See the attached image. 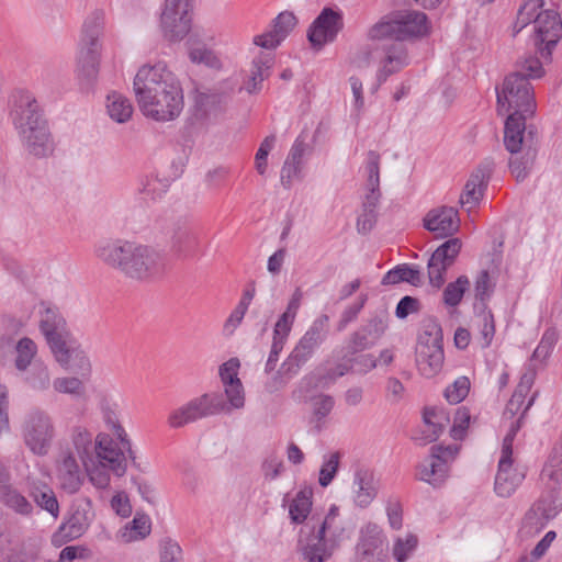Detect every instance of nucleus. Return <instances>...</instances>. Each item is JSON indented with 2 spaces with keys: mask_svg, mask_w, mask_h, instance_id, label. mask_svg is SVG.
<instances>
[{
  "mask_svg": "<svg viewBox=\"0 0 562 562\" xmlns=\"http://www.w3.org/2000/svg\"><path fill=\"white\" fill-rule=\"evenodd\" d=\"M544 75L540 59L528 55L519 58L515 64V70L508 75L497 94V111L499 114H508L504 127V144L508 148H517L520 144L518 135L526 132V120L536 112V100L531 79H539Z\"/></svg>",
  "mask_w": 562,
  "mask_h": 562,
  "instance_id": "1",
  "label": "nucleus"
},
{
  "mask_svg": "<svg viewBox=\"0 0 562 562\" xmlns=\"http://www.w3.org/2000/svg\"><path fill=\"white\" fill-rule=\"evenodd\" d=\"M99 260L137 281H153L167 270L166 256L155 248L128 240H105L94 248Z\"/></svg>",
  "mask_w": 562,
  "mask_h": 562,
  "instance_id": "2",
  "label": "nucleus"
},
{
  "mask_svg": "<svg viewBox=\"0 0 562 562\" xmlns=\"http://www.w3.org/2000/svg\"><path fill=\"white\" fill-rule=\"evenodd\" d=\"M10 115L23 147L30 155L42 158L53 153L54 143L47 121L30 91H14L11 97Z\"/></svg>",
  "mask_w": 562,
  "mask_h": 562,
  "instance_id": "3",
  "label": "nucleus"
},
{
  "mask_svg": "<svg viewBox=\"0 0 562 562\" xmlns=\"http://www.w3.org/2000/svg\"><path fill=\"white\" fill-rule=\"evenodd\" d=\"M430 24L427 15L417 10L403 9L382 16L367 33L371 41L393 40L392 44L415 41L428 35Z\"/></svg>",
  "mask_w": 562,
  "mask_h": 562,
  "instance_id": "4",
  "label": "nucleus"
},
{
  "mask_svg": "<svg viewBox=\"0 0 562 562\" xmlns=\"http://www.w3.org/2000/svg\"><path fill=\"white\" fill-rule=\"evenodd\" d=\"M104 12L92 11L85 20L78 44L77 75L78 78L90 86L99 72L101 42L103 34Z\"/></svg>",
  "mask_w": 562,
  "mask_h": 562,
  "instance_id": "5",
  "label": "nucleus"
},
{
  "mask_svg": "<svg viewBox=\"0 0 562 562\" xmlns=\"http://www.w3.org/2000/svg\"><path fill=\"white\" fill-rule=\"evenodd\" d=\"M537 392L528 400L519 418L512 424L508 432L503 439L498 469L495 476L494 490L501 497H509L526 477V471L522 467H515L513 459V442L521 427V420L526 413L533 405Z\"/></svg>",
  "mask_w": 562,
  "mask_h": 562,
  "instance_id": "6",
  "label": "nucleus"
},
{
  "mask_svg": "<svg viewBox=\"0 0 562 562\" xmlns=\"http://www.w3.org/2000/svg\"><path fill=\"white\" fill-rule=\"evenodd\" d=\"M160 88L172 101L176 100L177 78L167 66L164 63L142 66L134 78L133 89L143 114L153 113L155 92Z\"/></svg>",
  "mask_w": 562,
  "mask_h": 562,
  "instance_id": "7",
  "label": "nucleus"
},
{
  "mask_svg": "<svg viewBox=\"0 0 562 562\" xmlns=\"http://www.w3.org/2000/svg\"><path fill=\"white\" fill-rule=\"evenodd\" d=\"M20 430L26 448L40 457L48 453L56 437L53 416L40 407H32L24 414Z\"/></svg>",
  "mask_w": 562,
  "mask_h": 562,
  "instance_id": "8",
  "label": "nucleus"
},
{
  "mask_svg": "<svg viewBox=\"0 0 562 562\" xmlns=\"http://www.w3.org/2000/svg\"><path fill=\"white\" fill-rule=\"evenodd\" d=\"M328 323L329 316L327 314H321L312 322L311 326L281 364L280 371L283 374L289 378L296 375L301 368L312 359L316 350L327 338Z\"/></svg>",
  "mask_w": 562,
  "mask_h": 562,
  "instance_id": "9",
  "label": "nucleus"
},
{
  "mask_svg": "<svg viewBox=\"0 0 562 562\" xmlns=\"http://www.w3.org/2000/svg\"><path fill=\"white\" fill-rule=\"evenodd\" d=\"M38 328L44 336L56 361H65L66 342L69 341L67 322L59 308L47 302H41L38 308Z\"/></svg>",
  "mask_w": 562,
  "mask_h": 562,
  "instance_id": "10",
  "label": "nucleus"
},
{
  "mask_svg": "<svg viewBox=\"0 0 562 562\" xmlns=\"http://www.w3.org/2000/svg\"><path fill=\"white\" fill-rule=\"evenodd\" d=\"M227 409L221 394H203L195 397L170 413L168 424L172 428H180L201 418L216 415Z\"/></svg>",
  "mask_w": 562,
  "mask_h": 562,
  "instance_id": "11",
  "label": "nucleus"
},
{
  "mask_svg": "<svg viewBox=\"0 0 562 562\" xmlns=\"http://www.w3.org/2000/svg\"><path fill=\"white\" fill-rule=\"evenodd\" d=\"M227 409L221 394H203L195 397L170 413L168 424L172 428H180L201 418L216 415Z\"/></svg>",
  "mask_w": 562,
  "mask_h": 562,
  "instance_id": "12",
  "label": "nucleus"
},
{
  "mask_svg": "<svg viewBox=\"0 0 562 562\" xmlns=\"http://www.w3.org/2000/svg\"><path fill=\"white\" fill-rule=\"evenodd\" d=\"M562 510V495L543 493L525 514L519 533L528 539L544 529L548 522Z\"/></svg>",
  "mask_w": 562,
  "mask_h": 562,
  "instance_id": "13",
  "label": "nucleus"
},
{
  "mask_svg": "<svg viewBox=\"0 0 562 562\" xmlns=\"http://www.w3.org/2000/svg\"><path fill=\"white\" fill-rule=\"evenodd\" d=\"M191 0H166L161 27L169 41H181L191 29Z\"/></svg>",
  "mask_w": 562,
  "mask_h": 562,
  "instance_id": "14",
  "label": "nucleus"
},
{
  "mask_svg": "<svg viewBox=\"0 0 562 562\" xmlns=\"http://www.w3.org/2000/svg\"><path fill=\"white\" fill-rule=\"evenodd\" d=\"M458 451L457 445L432 446L430 456L418 467V479L432 486H439L448 475V462L454 459Z\"/></svg>",
  "mask_w": 562,
  "mask_h": 562,
  "instance_id": "15",
  "label": "nucleus"
},
{
  "mask_svg": "<svg viewBox=\"0 0 562 562\" xmlns=\"http://www.w3.org/2000/svg\"><path fill=\"white\" fill-rule=\"evenodd\" d=\"M562 36V21L554 10L541 11L535 19V46L543 58H550L552 49Z\"/></svg>",
  "mask_w": 562,
  "mask_h": 562,
  "instance_id": "16",
  "label": "nucleus"
},
{
  "mask_svg": "<svg viewBox=\"0 0 562 562\" xmlns=\"http://www.w3.org/2000/svg\"><path fill=\"white\" fill-rule=\"evenodd\" d=\"M344 27L340 12L324 8L307 30V40L314 49L323 48L336 40Z\"/></svg>",
  "mask_w": 562,
  "mask_h": 562,
  "instance_id": "17",
  "label": "nucleus"
},
{
  "mask_svg": "<svg viewBox=\"0 0 562 562\" xmlns=\"http://www.w3.org/2000/svg\"><path fill=\"white\" fill-rule=\"evenodd\" d=\"M166 235L169 240L170 250L179 258H192L198 252L199 238L187 217H179L172 221L167 228Z\"/></svg>",
  "mask_w": 562,
  "mask_h": 562,
  "instance_id": "18",
  "label": "nucleus"
},
{
  "mask_svg": "<svg viewBox=\"0 0 562 562\" xmlns=\"http://www.w3.org/2000/svg\"><path fill=\"white\" fill-rule=\"evenodd\" d=\"M461 246L459 238H449L430 256L427 263V273L429 283L434 288L439 289L443 285L446 271L454 263Z\"/></svg>",
  "mask_w": 562,
  "mask_h": 562,
  "instance_id": "19",
  "label": "nucleus"
},
{
  "mask_svg": "<svg viewBox=\"0 0 562 562\" xmlns=\"http://www.w3.org/2000/svg\"><path fill=\"white\" fill-rule=\"evenodd\" d=\"M517 138L521 140L517 148L510 149L506 145L505 147L512 154L508 162L512 175L517 181H524L528 177L537 157L535 133L532 130H529L528 136H525V132H520Z\"/></svg>",
  "mask_w": 562,
  "mask_h": 562,
  "instance_id": "20",
  "label": "nucleus"
},
{
  "mask_svg": "<svg viewBox=\"0 0 562 562\" xmlns=\"http://www.w3.org/2000/svg\"><path fill=\"white\" fill-rule=\"evenodd\" d=\"M387 328V314L381 312L370 317L349 339L348 351L357 353L373 347Z\"/></svg>",
  "mask_w": 562,
  "mask_h": 562,
  "instance_id": "21",
  "label": "nucleus"
},
{
  "mask_svg": "<svg viewBox=\"0 0 562 562\" xmlns=\"http://www.w3.org/2000/svg\"><path fill=\"white\" fill-rule=\"evenodd\" d=\"M495 161L492 157L482 160L477 168L472 172L464 186L463 193L460 196L462 206H468V211L479 204L483 198L484 190L495 169Z\"/></svg>",
  "mask_w": 562,
  "mask_h": 562,
  "instance_id": "22",
  "label": "nucleus"
},
{
  "mask_svg": "<svg viewBox=\"0 0 562 562\" xmlns=\"http://www.w3.org/2000/svg\"><path fill=\"white\" fill-rule=\"evenodd\" d=\"M94 452L98 463L108 467L116 476L125 474L128 456H125L126 450L123 446L119 448L112 437L105 434L98 435Z\"/></svg>",
  "mask_w": 562,
  "mask_h": 562,
  "instance_id": "23",
  "label": "nucleus"
},
{
  "mask_svg": "<svg viewBox=\"0 0 562 562\" xmlns=\"http://www.w3.org/2000/svg\"><path fill=\"white\" fill-rule=\"evenodd\" d=\"M93 514L90 504L74 506L66 520L53 536L54 542H68L81 537L89 528Z\"/></svg>",
  "mask_w": 562,
  "mask_h": 562,
  "instance_id": "24",
  "label": "nucleus"
},
{
  "mask_svg": "<svg viewBox=\"0 0 562 562\" xmlns=\"http://www.w3.org/2000/svg\"><path fill=\"white\" fill-rule=\"evenodd\" d=\"M380 482L374 472L367 467H357L353 472L351 494L355 506L369 507L379 493Z\"/></svg>",
  "mask_w": 562,
  "mask_h": 562,
  "instance_id": "25",
  "label": "nucleus"
},
{
  "mask_svg": "<svg viewBox=\"0 0 562 562\" xmlns=\"http://www.w3.org/2000/svg\"><path fill=\"white\" fill-rule=\"evenodd\" d=\"M383 52L384 57L380 60L376 71V82L371 88L372 93H375L390 76L409 65L407 48L402 44H386L383 46Z\"/></svg>",
  "mask_w": 562,
  "mask_h": 562,
  "instance_id": "26",
  "label": "nucleus"
},
{
  "mask_svg": "<svg viewBox=\"0 0 562 562\" xmlns=\"http://www.w3.org/2000/svg\"><path fill=\"white\" fill-rule=\"evenodd\" d=\"M302 296L303 294L301 290L296 289L292 294L285 311L279 316L274 325L270 349V352L273 355H280L288 341L297 311L301 306Z\"/></svg>",
  "mask_w": 562,
  "mask_h": 562,
  "instance_id": "27",
  "label": "nucleus"
},
{
  "mask_svg": "<svg viewBox=\"0 0 562 562\" xmlns=\"http://www.w3.org/2000/svg\"><path fill=\"white\" fill-rule=\"evenodd\" d=\"M459 226L458 211L451 206L432 209L424 218V227L440 238L452 236Z\"/></svg>",
  "mask_w": 562,
  "mask_h": 562,
  "instance_id": "28",
  "label": "nucleus"
},
{
  "mask_svg": "<svg viewBox=\"0 0 562 562\" xmlns=\"http://www.w3.org/2000/svg\"><path fill=\"white\" fill-rule=\"evenodd\" d=\"M297 23L289 11L281 12L274 20L272 30L254 37V44L267 49L276 48L290 34Z\"/></svg>",
  "mask_w": 562,
  "mask_h": 562,
  "instance_id": "29",
  "label": "nucleus"
},
{
  "mask_svg": "<svg viewBox=\"0 0 562 562\" xmlns=\"http://www.w3.org/2000/svg\"><path fill=\"white\" fill-rule=\"evenodd\" d=\"M164 89H159L155 92V99L153 102V113L144 114L147 117H151L156 121H170L179 116L183 109V93L180 86V82L177 80V93L175 94V100L172 101L170 95L167 92L162 91Z\"/></svg>",
  "mask_w": 562,
  "mask_h": 562,
  "instance_id": "30",
  "label": "nucleus"
},
{
  "mask_svg": "<svg viewBox=\"0 0 562 562\" xmlns=\"http://www.w3.org/2000/svg\"><path fill=\"white\" fill-rule=\"evenodd\" d=\"M226 109V99L220 93L198 92L194 98L193 116L201 122L216 120Z\"/></svg>",
  "mask_w": 562,
  "mask_h": 562,
  "instance_id": "31",
  "label": "nucleus"
},
{
  "mask_svg": "<svg viewBox=\"0 0 562 562\" xmlns=\"http://www.w3.org/2000/svg\"><path fill=\"white\" fill-rule=\"evenodd\" d=\"M274 58L271 53H260L250 65L249 74L244 83L248 93H257L262 89V82L271 75Z\"/></svg>",
  "mask_w": 562,
  "mask_h": 562,
  "instance_id": "32",
  "label": "nucleus"
},
{
  "mask_svg": "<svg viewBox=\"0 0 562 562\" xmlns=\"http://www.w3.org/2000/svg\"><path fill=\"white\" fill-rule=\"evenodd\" d=\"M541 480L546 485L543 493L561 495L559 486L562 481V446L552 449L541 471Z\"/></svg>",
  "mask_w": 562,
  "mask_h": 562,
  "instance_id": "33",
  "label": "nucleus"
},
{
  "mask_svg": "<svg viewBox=\"0 0 562 562\" xmlns=\"http://www.w3.org/2000/svg\"><path fill=\"white\" fill-rule=\"evenodd\" d=\"M58 479L65 492L75 494L79 491L83 482V476L74 456L66 454L63 458L58 467Z\"/></svg>",
  "mask_w": 562,
  "mask_h": 562,
  "instance_id": "34",
  "label": "nucleus"
},
{
  "mask_svg": "<svg viewBox=\"0 0 562 562\" xmlns=\"http://www.w3.org/2000/svg\"><path fill=\"white\" fill-rule=\"evenodd\" d=\"M10 471L8 479L0 482V501L14 513L22 516H30L33 513V505L21 494L12 484H10Z\"/></svg>",
  "mask_w": 562,
  "mask_h": 562,
  "instance_id": "35",
  "label": "nucleus"
},
{
  "mask_svg": "<svg viewBox=\"0 0 562 562\" xmlns=\"http://www.w3.org/2000/svg\"><path fill=\"white\" fill-rule=\"evenodd\" d=\"M300 551L304 562H325L333 554V548L328 546L326 533H319V530L307 538Z\"/></svg>",
  "mask_w": 562,
  "mask_h": 562,
  "instance_id": "36",
  "label": "nucleus"
},
{
  "mask_svg": "<svg viewBox=\"0 0 562 562\" xmlns=\"http://www.w3.org/2000/svg\"><path fill=\"white\" fill-rule=\"evenodd\" d=\"M443 359V347H417L416 362L426 378H431L441 370Z\"/></svg>",
  "mask_w": 562,
  "mask_h": 562,
  "instance_id": "37",
  "label": "nucleus"
},
{
  "mask_svg": "<svg viewBox=\"0 0 562 562\" xmlns=\"http://www.w3.org/2000/svg\"><path fill=\"white\" fill-rule=\"evenodd\" d=\"M536 374V369L530 366L527 372L521 375L515 392L506 405L504 412L505 416L513 418L520 412L522 405L525 404L526 396L529 394L535 383Z\"/></svg>",
  "mask_w": 562,
  "mask_h": 562,
  "instance_id": "38",
  "label": "nucleus"
},
{
  "mask_svg": "<svg viewBox=\"0 0 562 562\" xmlns=\"http://www.w3.org/2000/svg\"><path fill=\"white\" fill-rule=\"evenodd\" d=\"M29 494L38 507L49 513L54 518L59 515V504L54 491L44 482H30Z\"/></svg>",
  "mask_w": 562,
  "mask_h": 562,
  "instance_id": "39",
  "label": "nucleus"
},
{
  "mask_svg": "<svg viewBox=\"0 0 562 562\" xmlns=\"http://www.w3.org/2000/svg\"><path fill=\"white\" fill-rule=\"evenodd\" d=\"M24 373L23 381L34 392L43 393L53 385L52 375L48 367L41 360L34 363Z\"/></svg>",
  "mask_w": 562,
  "mask_h": 562,
  "instance_id": "40",
  "label": "nucleus"
},
{
  "mask_svg": "<svg viewBox=\"0 0 562 562\" xmlns=\"http://www.w3.org/2000/svg\"><path fill=\"white\" fill-rule=\"evenodd\" d=\"M382 546L381 532L375 525H368L361 530L360 539L357 543V554L361 561L374 557Z\"/></svg>",
  "mask_w": 562,
  "mask_h": 562,
  "instance_id": "41",
  "label": "nucleus"
},
{
  "mask_svg": "<svg viewBox=\"0 0 562 562\" xmlns=\"http://www.w3.org/2000/svg\"><path fill=\"white\" fill-rule=\"evenodd\" d=\"M312 487L301 488L289 506V514L292 522L302 524L307 518L312 509Z\"/></svg>",
  "mask_w": 562,
  "mask_h": 562,
  "instance_id": "42",
  "label": "nucleus"
},
{
  "mask_svg": "<svg viewBox=\"0 0 562 562\" xmlns=\"http://www.w3.org/2000/svg\"><path fill=\"white\" fill-rule=\"evenodd\" d=\"M400 282H407L415 286L419 285L422 283L420 271L406 263L398 265L383 276L381 283L383 285H390L397 284Z\"/></svg>",
  "mask_w": 562,
  "mask_h": 562,
  "instance_id": "43",
  "label": "nucleus"
},
{
  "mask_svg": "<svg viewBox=\"0 0 562 562\" xmlns=\"http://www.w3.org/2000/svg\"><path fill=\"white\" fill-rule=\"evenodd\" d=\"M14 367L15 369L21 371H26L35 360L37 355V345L35 341L29 337H23L16 341L14 345Z\"/></svg>",
  "mask_w": 562,
  "mask_h": 562,
  "instance_id": "44",
  "label": "nucleus"
},
{
  "mask_svg": "<svg viewBox=\"0 0 562 562\" xmlns=\"http://www.w3.org/2000/svg\"><path fill=\"white\" fill-rule=\"evenodd\" d=\"M106 110L110 117L117 123H125L133 114V106L127 98L112 92L106 98Z\"/></svg>",
  "mask_w": 562,
  "mask_h": 562,
  "instance_id": "45",
  "label": "nucleus"
},
{
  "mask_svg": "<svg viewBox=\"0 0 562 562\" xmlns=\"http://www.w3.org/2000/svg\"><path fill=\"white\" fill-rule=\"evenodd\" d=\"M65 361H57L63 368L71 370L81 375H87L91 371V362L87 353L79 348H70L66 342Z\"/></svg>",
  "mask_w": 562,
  "mask_h": 562,
  "instance_id": "46",
  "label": "nucleus"
},
{
  "mask_svg": "<svg viewBox=\"0 0 562 562\" xmlns=\"http://www.w3.org/2000/svg\"><path fill=\"white\" fill-rule=\"evenodd\" d=\"M442 339V329L437 319L434 317L425 318L418 335L417 347H443Z\"/></svg>",
  "mask_w": 562,
  "mask_h": 562,
  "instance_id": "47",
  "label": "nucleus"
},
{
  "mask_svg": "<svg viewBox=\"0 0 562 562\" xmlns=\"http://www.w3.org/2000/svg\"><path fill=\"white\" fill-rule=\"evenodd\" d=\"M559 340V331L555 327H549L542 334L540 342L531 355L530 361H546L552 353Z\"/></svg>",
  "mask_w": 562,
  "mask_h": 562,
  "instance_id": "48",
  "label": "nucleus"
},
{
  "mask_svg": "<svg viewBox=\"0 0 562 562\" xmlns=\"http://www.w3.org/2000/svg\"><path fill=\"white\" fill-rule=\"evenodd\" d=\"M342 454L340 451H334L323 457V463L319 469L318 484L327 487L335 479Z\"/></svg>",
  "mask_w": 562,
  "mask_h": 562,
  "instance_id": "49",
  "label": "nucleus"
},
{
  "mask_svg": "<svg viewBox=\"0 0 562 562\" xmlns=\"http://www.w3.org/2000/svg\"><path fill=\"white\" fill-rule=\"evenodd\" d=\"M83 465L86 468L89 481L93 486L104 490L110 485L109 468L95 462L92 458L88 460L83 458Z\"/></svg>",
  "mask_w": 562,
  "mask_h": 562,
  "instance_id": "50",
  "label": "nucleus"
},
{
  "mask_svg": "<svg viewBox=\"0 0 562 562\" xmlns=\"http://www.w3.org/2000/svg\"><path fill=\"white\" fill-rule=\"evenodd\" d=\"M127 532L123 533L126 541H135L146 538L150 533V519L145 514H136L133 520L125 527Z\"/></svg>",
  "mask_w": 562,
  "mask_h": 562,
  "instance_id": "51",
  "label": "nucleus"
},
{
  "mask_svg": "<svg viewBox=\"0 0 562 562\" xmlns=\"http://www.w3.org/2000/svg\"><path fill=\"white\" fill-rule=\"evenodd\" d=\"M470 285L468 277L460 276L454 282H450L443 290V302L448 306H457Z\"/></svg>",
  "mask_w": 562,
  "mask_h": 562,
  "instance_id": "52",
  "label": "nucleus"
},
{
  "mask_svg": "<svg viewBox=\"0 0 562 562\" xmlns=\"http://www.w3.org/2000/svg\"><path fill=\"white\" fill-rule=\"evenodd\" d=\"M477 326L481 335V346L483 348L490 347L495 335V321L492 311L483 310L477 315Z\"/></svg>",
  "mask_w": 562,
  "mask_h": 562,
  "instance_id": "53",
  "label": "nucleus"
},
{
  "mask_svg": "<svg viewBox=\"0 0 562 562\" xmlns=\"http://www.w3.org/2000/svg\"><path fill=\"white\" fill-rule=\"evenodd\" d=\"M418 544V538L408 533L404 538L398 537L393 544V557L397 562H405L415 551Z\"/></svg>",
  "mask_w": 562,
  "mask_h": 562,
  "instance_id": "54",
  "label": "nucleus"
},
{
  "mask_svg": "<svg viewBox=\"0 0 562 562\" xmlns=\"http://www.w3.org/2000/svg\"><path fill=\"white\" fill-rule=\"evenodd\" d=\"M53 387L61 394H70L77 397L85 396L86 389L81 380L74 376L57 378L53 381Z\"/></svg>",
  "mask_w": 562,
  "mask_h": 562,
  "instance_id": "55",
  "label": "nucleus"
},
{
  "mask_svg": "<svg viewBox=\"0 0 562 562\" xmlns=\"http://www.w3.org/2000/svg\"><path fill=\"white\" fill-rule=\"evenodd\" d=\"M74 445L81 456V459L87 460L91 458V453L94 451L95 441H92V435L81 427H76L72 434Z\"/></svg>",
  "mask_w": 562,
  "mask_h": 562,
  "instance_id": "56",
  "label": "nucleus"
},
{
  "mask_svg": "<svg viewBox=\"0 0 562 562\" xmlns=\"http://www.w3.org/2000/svg\"><path fill=\"white\" fill-rule=\"evenodd\" d=\"M225 386V394L228 400V402L225 404L227 405V409L223 411L224 413H231L232 409H239L244 407L245 405V395H244V389L243 384L239 379L235 380V383H227L224 384Z\"/></svg>",
  "mask_w": 562,
  "mask_h": 562,
  "instance_id": "57",
  "label": "nucleus"
},
{
  "mask_svg": "<svg viewBox=\"0 0 562 562\" xmlns=\"http://www.w3.org/2000/svg\"><path fill=\"white\" fill-rule=\"evenodd\" d=\"M335 405L334 397L328 394H319L312 398L313 417L321 428V423L330 414Z\"/></svg>",
  "mask_w": 562,
  "mask_h": 562,
  "instance_id": "58",
  "label": "nucleus"
},
{
  "mask_svg": "<svg viewBox=\"0 0 562 562\" xmlns=\"http://www.w3.org/2000/svg\"><path fill=\"white\" fill-rule=\"evenodd\" d=\"M470 380L468 376H459L451 385L445 391V397L450 404H458L462 402L469 394Z\"/></svg>",
  "mask_w": 562,
  "mask_h": 562,
  "instance_id": "59",
  "label": "nucleus"
},
{
  "mask_svg": "<svg viewBox=\"0 0 562 562\" xmlns=\"http://www.w3.org/2000/svg\"><path fill=\"white\" fill-rule=\"evenodd\" d=\"M471 420L470 412L467 407L461 406L456 409L453 424L450 429V436L454 440H462L465 437L467 429Z\"/></svg>",
  "mask_w": 562,
  "mask_h": 562,
  "instance_id": "60",
  "label": "nucleus"
},
{
  "mask_svg": "<svg viewBox=\"0 0 562 562\" xmlns=\"http://www.w3.org/2000/svg\"><path fill=\"white\" fill-rule=\"evenodd\" d=\"M494 286L490 272L482 270L475 280V297L481 302L488 300L494 292Z\"/></svg>",
  "mask_w": 562,
  "mask_h": 562,
  "instance_id": "61",
  "label": "nucleus"
},
{
  "mask_svg": "<svg viewBox=\"0 0 562 562\" xmlns=\"http://www.w3.org/2000/svg\"><path fill=\"white\" fill-rule=\"evenodd\" d=\"M422 310V302L409 295L403 296L395 308V316L400 319H405L411 314H417Z\"/></svg>",
  "mask_w": 562,
  "mask_h": 562,
  "instance_id": "62",
  "label": "nucleus"
},
{
  "mask_svg": "<svg viewBox=\"0 0 562 562\" xmlns=\"http://www.w3.org/2000/svg\"><path fill=\"white\" fill-rule=\"evenodd\" d=\"M159 557L160 562H182V550L176 541L166 539L160 543Z\"/></svg>",
  "mask_w": 562,
  "mask_h": 562,
  "instance_id": "63",
  "label": "nucleus"
},
{
  "mask_svg": "<svg viewBox=\"0 0 562 562\" xmlns=\"http://www.w3.org/2000/svg\"><path fill=\"white\" fill-rule=\"evenodd\" d=\"M190 59L196 64H204L209 67L216 68L220 66V59L209 48L204 46L194 47L189 53Z\"/></svg>",
  "mask_w": 562,
  "mask_h": 562,
  "instance_id": "64",
  "label": "nucleus"
}]
</instances>
